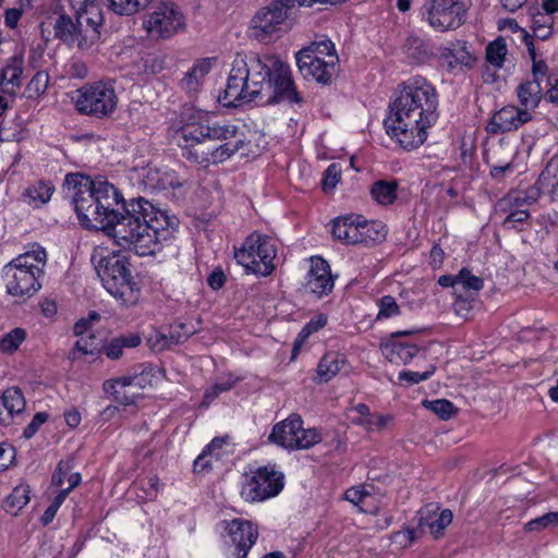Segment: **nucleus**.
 I'll use <instances>...</instances> for the list:
<instances>
[{
	"label": "nucleus",
	"instance_id": "nucleus-6",
	"mask_svg": "<svg viewBox=\"0 0 558 558\" xmlns=\"http://www.w3.org/2000/svg\"><path fill=\"white\" fill-rule=\"evenodd\" d=\"M234 132V124L226 122H213L199 118L183 124L178 131V142L182 148V155L189 160V153L196 147H205V140H226Z\"/></svg>",
	"mask_w": 558,
	"mask_h": 558
},
{
	"label": "nucleus",
	"instance_id": "nucleus-26",
	"mask_svg": "<svg viewBox=\"0 0 558 558\" xmlns=\"http://www.w3.org/2000/svg\"><path fill=\"white\" fill-rule=\"evenodd\" d=\"M23 62L21 59H12L11 63L4 66L0 73V89L12 99L16 96L22 85Z\"/></svg>",
	"mask_w": 558,
	"mask_h": 558
},
{
	"label": "nucleus",
	"instance_id": "nucleus-34",
	"mask_svg": "<svg viewBox=\"0 0 558 558\" xmlns=\"http://www.w3.org/2000/svg\"><path fill=\"white\" fill-rule=\"evenodd\" d=\"M387 231L383 225L377 221H367L360 216L357 244H374L386 238Z\"/></svg>",
	"mask_w": 558,
	"mask_h": 558
},
{
	"label": "nucleus",
	"instance_id": "nucleus-28",
	"mask_svg": "<svg viewBox=\"0 0 558 558\" xmlns=\"http://www.w3.org/2000/svg\"><path fill=\"white\" fill-rule=\"evenodd\" d=\"M499 150L495 151L493 157L495 162L490 166L489 172L492 178L496 180L502 179L507 171L512 170V162L515 157V151L505 140H500Z\"/></svg>",
	"mask_w": 558,
	"mask_h": 558
},
{
	"label": "nucleus",
	"instance_id": "nucleus-54",
	"mask_svg": "<svg viewBox=\"0 0 558 558\" xmlns=\"http://www.w3.org/2000/svg\"><path fill=\"white\" fill-rule=\"evenodd\" d=\"M507 214L502 221V227L507 229H515L518 225L525 222L531 217L527 209H510Z\"/></svg>",
	"mask_w": 558,
	"mask_h": 558
},
{
	"label": "nucleus",
	"instance_id": "nucleus-62",
	"mask_svg": "<svg viewBox=\"0 0 558 558\" xmlns=\"http://www.w3.org/2000/svg\"><path fill=\"white\" fill-rule=\"evenodd\" d=\"M433 373H434V367H432L430 369L423 372V373L412 372V371H403V372L399 373V379L407 380L410 384H418L423 380L428 379Z\"/></svg>",
	"mask_w": 558,
	"mask_h": 558
},
{
	"label": "nucleus",
	"instance_id": "nucleus-22",
	"mask_svg": "<svg viewBox=\"0 0 558 558\" xmlns=\"http://www.w3.org/2000/svg\"><path fill=\"white\" fill-rule=\"evenodd\" d=\"M229 533L238 550L236 558H246L258 537L257 529L248 521L235 519L229 525Z\"/></svg>",
	"mask_w": 558,
	"mask_h": 558
},
{
	"label": "nucleus",
	"instance_id": "nucleus-27",
	"mask_svg": "<svg viewBox=\"0 0 558 558\" xmlns=\"http://www.w3.org/2000/svg\"><path fill=\"white\" fill-rule=\"evenodd\" d=\"M360 216H344L332 220L331 233L345 244H357Z\"/></svg>",
	"mask_w": 558,
	"mask_h": 558
},
{
	"label": "nucleus",
	"instance_id": "nucleus-19",
	"mask_svg": "<svg viewBox=\"0 0 558 558\" xmlns=\"http://www.w3.org/2000/svg\"><path fill=\"white\" fill-rule=\"evenodd\" d=\"M532 114L517 106H505L490 118L486 130L490 134H499L518 130L531 121Z\"/></svg>",
	"mask_w": 558,
	"mask_h": 558
},
{
	"label": "nucleus",
	"instance_id": "nucleus-40",
	"mask_svg": "<svg viewBox=\"0 0 558 558\" xmlns=\"http://www.w3.org/2000/svg\"><path fill=\"white\" fill-rule=\"evenodd\" d=\"M108 7L119 15H133L145 10L154 0H107Z\"/></svg>",
	"mask_w": 558,
	"mask_h": 558
},
{
	"label": "nucleus",
	"instance_id": "nucleus-55",
	"mask_svg": "<svg viewBox=\"0 0 558 558\" xmlns=\"http://www.w3.org/2000/svg\"><path fill=\"white\" fill-rule=\"evenodd\" d=\"M417 538L416 530L414 529H404L402 531L395 532L391 535L392 544L399 546L400 548H407L412 545Z\"/></svg>",
	"mask_w": 558,
	"mask_h": 558
},
{
	"label": "nucleus",
	"instance_id": "nucleus-53",
	"mask_svg": "<svg viewBox=\"0 0 558 558\" xmlns=\"http://www.w3.org/2000/svg\"><path fill=\"white\" fill-rule=\"evenodd\" d=\"M192 329H186V326L184 324H177L172 326L171 331L169 332V336H161V349L169 347L171 344H178L183 341H185L191 335H193Z\"/></svg>",
	"mask_w": 558,
	"mask_h": 558
},
{
	"label": "nucleus",
	"instance_id": "nucleus-61",
	"mask_svg": "<svg viewBox=\"0 0 558 558\" xmlns=\"http://www.w3.org/2000/svg\"><path fill=\"white\" fill-rule=\"evenodd\" d=\"M143 71L146 74H157L163 70V60L157 56H147L142 59Z\"/></svg>",
	"mask_w": 558,
	"mask_h": 558
},
{
	"label": "nucleus",
	"instance_id": "nucleus-14",
	"mask_svg": "<svg viewBox=\"0 0 558 558\" xmlns=\"http://www.w3.org/2000/svg\"><path fill=\"white\" fill-rule=\"evenodd\" d=\"M146 31L157 38L173 36L183 25V15L172 2H159L144 22Z\"/></svg>",
	"mask_w": 558,
	"mask_h": 558
},
{
	"label": "nucleus",
	"instance_id": "nucleus-21",
	"mask_svg": "<svg viewBox=\"0 0 558 558\" xmlns=\"http://www.w3.org/2000/svg\"><path fill=\"white\" fill-rule=\"evenodd\" d=\"M413 333V330L397 331L391 333V339L388 342L381 344L380 347L381 352L386 356V359L389 360L391 363L407 364L414 356H416L420 352L417 345L397 340L398 337L410 336Z\"/></svg>",
	"mask_w": 558,
	"mask_h": 558
},
{
	"label": "nucleus",
	"instance_id": "nucleus-13",
	"mask_svg": "<svg viewBox=\"0 0 558 558\" xmlns=\"http://www.w3.org/2000/svg\"><path fill=\"white\" fill-rule=\"evenodd\" d=\"M219 141L222 142V144L216 147L206 145L205 147L194 148L189 153V160L205 167L210 163H221L243 149L246 144L244 133L236 125H234V132H232L231 136Z\"/></svg>",
	"mask_w": 558,
	"mask_h": 558
},
{
	"label": "nucleus",
	"instance_id": "nucleus-60",
	"mask_svg": "<svg viewBox=\"0 0 558 558\" xmlns=\"http://www.w3.org/2000/svg\"><path fill=\"white\" fill-rule=\"evenodd\" d=\"M344 497L348 501L355 506H360L365 502L371 495L363 487H351L345 490Z\"/></svg>",
	"mask_w": 558,
	"mask_h": 558
},
{
	"label": "nucleus",
	"instance_id": "nucleus-24",
	"mask_svg": "<svg viewBox=\"0 0 558 558\" xmlns=\"http://www.w3.org/2000/svg\"><path fill=\"white\" fill-rule=\"evenodd\" d=\"M143 182L150 190H177L183 185L178 174L171 170L148 168L143 175Z\"/></svg>",
	"mask_w": 558,
	"mask_h": 558
},
{
	"label": "nucleus",
	"instance_id": "nucleus-35",
	"mask_svg": "<svg viewBox=\"0 0 558 558\" xmlns=\"http://www.w3.org/2000/svg\"><path fill=\"white\" fill-rule=\"evenodd\" d=\"M54 192V186L51 182L38 181L28 186L23 196L25 201L33 207H39L49 202Z\"/></svg>",
	"mask_w": 558,
	"mask_h": 558
},
{
	"label": "nucleus",
	"instance_id": "nucleus-5",
	"mask_svg": "<svg viewBox=\"0 0 558 558\" xmlns=\"http://www.w3.org/2000/svg\"><path fill=\"white\" fill-rule=\"evenodd\" d=\"M235 60L244 64V77L255 104L259 105L265 92H269L272 76L280 59L276 56H259L255 52L238 53Z\"/></svg>",
	"mask_w": 558,
	"mask_h": 558
},
{
	"label": "nucleus",
	"instance_id": "nucleus-20",
	"mask_svg": "<svg viewBox=\"0 0 558 558\" xmlns=\"http://www.w3.org/2000/svg\"><path fill=\"white\" fill-rule=\"evenodd\" d=\"M308 56L304 54L303 58H296L300 72L304 77L312 76L318 83H330L338 71L339 57L330 56V60H318L317 57Z\"/></svg>",
	"mask_w": 558,
	"mask_h": 558
},
{
	"label": "nucleus",
	"instance_id": "nucleus-32",
	"mask_svg": "<svg viewBox=\"0 0 558 558\" xmlns=\"http://www.w3.org/2000/svg\"><path fill=\"white\" fill-rule=\"evenodd\" d=\"M211 59L197 60L194 65L184 74L181 86L187 92H195L201 81L209 73Z\"/></svg>",
	"mask_w": 558,
	"mask_h": 558
},
{
	"label": "nucleus",
	"instance_id": "nucleus-57",
	"mask_svg": "<svg viewBox=\"0 0 558 558\" xmlns=\"http://www.w3.org/2000/svg\"><path fill=\"white\" fill-rule=\"evenodd\" d=\"M379 306L380 308L377 315V319L388 318L399 314V306L396 300L390 295L381 298Z\"/></svg>",
	"mask_w": 558,
	"mask_h": 558
},
{
	"label": "nucleus",
	"instance_id": "nucleus-50",
	"mask_svg": "<svg viewBox=\"0 0 558 558\" xmlns=\"http://www.w3.org/2000/svg\"><path fill=\"white\" fill-rule=\"evenodd\" d=\"M226 442L225 438L216 437L214 438L209 445L203 450V452L197 457L194 462V470L196 472L205 471L211 468L210 460H208V456L213 454L216 449H220Z\"/></svg>",
	"mask_w": 558,
	"mask_h": 558
},
{
	"label": "nucleus",
	"instance_id": "nucleus-1",
	"mask_svg": "<svg viewBox=\"0 0 558 558\" xmlns=\"http://www.w3.org/2000/svg\"><path fill=\"white\" fill-rule=\"evenodd\" d=\"M64 187L82 227L104 230L138 256L155 255L179 225L175 217L144 198L124 202L118 189L102 178L69 173Z\"/></svg>",
	"mask_w": 558,
	"mask_h": 558
},
{
	"label": "nucleus",
	"instance_id": "nucleus-36",
	"mask_svg": "<svg viewBox=\"0 0 558 558\" xmlns=\"http://www.w3.org/2000/svg\"><path fill=\"white\" fill-rule=\"evenodd\" d=\"M453 514L449 509H445L439 513L429 511L426 515L420 519L421 526H427L435 537H439L444 530L452 522Z\"/></svg>",
	"mask_w": 558,
	"mask_h": 558
},
{
	"label": "nucleus",
	"instance_id": "nucleus-4",
	"mask_svg": "<svg viewBox=\"0 0 558 558\" xmlns=\"http://www.w3.org/2000/svg\"><path fill=\"white\" fill-rule=\"evenodd\" d=\"M76 93L75 107L81 113L102 119L112 114L117 108L118 96L110 82L87 83Z\"/></svg>",
	"mask_w": 558,
	"mask_h": 558
},
{
	"label": "nucleus",
	"instance_id": "nucleus-47",
	"mask_svg": "<svg viewBox=\"0 0 558 558\" xmlns=\"http://www.w3.org/2000/svg\"><path fill=\"white\" fill-rule=\"evenodd\" d=\"M308 262V277L311 279H337L338 275H332L328 262L323 257L313 256Z\"/></svg>",
	"mask_w": 558,
	"mask_h": 558
},
{
	"label": "nucleus",
	"instance_id": "nucleus-49",
	"mask_svg": "<svg viewBox=\"0 0 558 558\" xmlns=\"http://www.w3.org/2000/svg\"><path fill=\"white\" fill-rule=\"evenodd\" d=\"M26 332L22 328H14L0 340V351L3 353L15 352L25 340Z\"/></svg>",
	"mask_w": 558,
	"mask_h": 558
},
{
	"label": "nucleus",
	"instance_id": "nucleus-8",
	"mask_svg": "<svg viewBox=\"0 0 558 558\" xmlns=\"http://www.w3.org/2000/svg\"><path fill=\"white\" fill-rule=\"evenodd\" d=\"M471 0H424L422 14L439 32L457 29L465 22Z\"/></svg>",
	"mask_w": 558,
	"mask_h": 558
},
{
	"label": "nucleus",
	"instance_id": "nucleus-30",
	"mask_svg": "<svg viewBox=\"0 0 558 558\" xmlns=\"http://www.w3.org/2000/svg\"><path fill=\"white\" fill-rule=\"evenodd\" d=\"M544 194L558 201V154L554 155L538 177Z\"/></svg>",
	"mask_w": 558,
	"mask_h": 558
},
{
	"label": "nucleus",
	"instance_id": "nucleus-12",
	"mask_svg": "<svg viewBox=\"0 0 558 558\" xmlns=\"http://www.w3.org/2000/svg\"><path fill=\"white\" fill-rule=\"evenodd\" d=\"M284 476L281 472L259 468L254 476L242 488L241 496L245 501H263L267 498L277 496L284 486Z\"/></svg>",
	"mask_w": 558,
	"mask_h": 558
},
{
	"label": "nucleus",
	"instance_id": "nucleus-64",
	"mask_svg": "<svg viewBox=\"0 0 558 558\" xmlns=\"http://www.w3.org/2000/svg\"><path fill=\"white\" fill-rule=\"evenodd\" d=\"M548 65L544 60L535 59L532 61V80L536 82H542L545 77H547Z\"/></svg>",
	"mask_w": 558,
	"mask_h": 558
},
{
	"label": "nucleus",
	"instance_id": "nucleus-16",
	"mask_svg": "<svg viewBox=\"0 0 558 558\" xmlns=\"http://www.w3.org/2000/svg\"><path fill=\"white\" fill-rule=\"evenodd\" d=\"M219 101H222L226 107H239L243 104L254 102L244 77V64L242 65L235 59L232 62L223 95L219 96Z\"/></svg>",
	"mask_w": 558,
	"mask_h": 558
},
{
	"label": "nucleus",
	"instance_id": "nucleus-9",
	"mask_svg": "<svg viewBox=\"0 0 558 558\" xmlns=\"http://www.w3.org/2000/svg\"><path fill=\"white\" fill-rule=\"evenodd\" d=\"M269 84V92H265L259 105L284 104L293 109L303 107L304 98L296 89L287 63L279 61Z\"/></svg>",
	"mask_w": 558,
	"mask_h": 558
},
{
	"label": "nucleus",
	"instance_id": "nucleus-3",
	"mask_svg": "<svg viewBox=\"0 0 558 558\" xmlns=\"http://www.w3.org/2000/svg\"><path fill=\"white\" fill-rule=\"evenodd\" d=\"M234 258L246 276H270L276 268V242L267 235L252 233L234 250Z\"/></svg>",
	"mask_w": 558,
	"mask_h": 558
},
{
	"label": "nucleus",
	"instance_id": "nucleus-25",
	"mask_svg": "<svg viewBox=\"0 0 558 558\" xmlns=\"http://www.w3.org/2000/svg\"><path fill=\"white\" fill-rule=\"evenodd\" d=\"M102 287L122 304H136L141 295L138 281H102Z\"/></svg>",
	"mask_w": 558,
	"mask_h": 558
},
{
	"label": "nucleus",
	"instance_id": "nucleus-31",
	"mask_svg": "<svg viewBox=\"0 0 558 558\" xmlns=\"http://www.w3.org/2000/svg\"><path fill=\"white\" fill-rule=\"evenodd\" d=\"M543 87L539 82L529 80L518 87V98L524 110L535 109L542 100Z\"/></svg>",
	"mask_w": 558,
	"mask_h": 558
},
{
	"label": "nucleus",
	"instance_id": "nucleus-51",
	"mask_svg": "<svg viewBox=\"0 0 558 558\" xmlns=\"http://www.w3.org/2000/svg\"><path fill=\"white\" fill-rule=\"evenodd\" d=\"M49 84V75L45 71L37 72L26 86L28 98H38L45 94Z\"/></svg>",
	"mask_w": 558,
	"mask_h": 558
},
{
	"label": "nucleus",
	"instance_id": "nucleus-2",
	"mask_svg": "<svg viewBox=\"0 0 558 558\" xmlns=\"http://www.w3.org/2000/svg\"><path fill=\"white\" fill-rule=\"evenodd\" d=\"M437 107L438 94L426 78L408 80L389 105L384 120L387 134L407 150L420 147L427 138V129L436 122Z\"/></svg>",
	"mask_w": 558,
	"mask_h": 558
},
{
	"label": "nucleus",
	"instance_id": "nucleus-56",
	"mask_svg": "<svg viewBox=\"0 0 558 558\" xmlns=\"http://www.w3.org/2000/svg\"><path fill=\"white\" fill-rule=\"evenodd\" d=\"M341 178V168L337 163H331L328 166L324 179H323V189L325 191L332 190L336 187L337 183Z\"/></svg>",
	"mask_w": 558,
	"mask_h": 558
},
{
	"label": "nucleus",
	"instance_id": "nucleus-11",
	"mask_svg": "<svg viewBox=\"0 0 558 558\" xmlns=\"http://www.w3.org/2000/svg\"><path fill=\"white\" fill-rule=\"evenodd\" d=\"M295 7V0H271L260 8L252 19L254 36L260 41H268L279 31Z\"/></svg>",
	"mask_w": 558,
	"mask_h": 558
},
{
	"label": "nucleus",
	"instance_id": "nucleus-18",
	"mask_svg": "<svg viewBox=\"0 0 558 558\" xmlns=\"http://www.w3.org/2000/svg\"><path fill=\"white\" fill-rule=\"evenodd\" d=\"M77 15L78 31L81 32L80 49H89L100 38L99 27L101 25V14L94 2L74 9Z\"/></svg>",
	"mask_w": 558,
	"mask_h": 558
},
{
	"label": "nucleus",
	"instance_id": "nucleus-10",
	"mask_svg": "<svg viewBox=\"0 0 558 558\" xmlns=\"http://www.w3.org/2000/svg\"><path fill=\"white\" fill-rule=\"evenodd\" d=\"M154 377V368L149 365H142L140 373L106 380L102 387L118 402L128 405L134 402L142 390L153 387Z\"/></svg>",
	"mask_w": 558,
	"mask_h": 558
},
{
	"label": "nucleus",
	"instance_id": "nucleus-48",
	"mask_svg": "<svg viewBox=\"0 0 558 558\" xmlns=\"http://www.w3.org/2000/svg\"><path fill=\"white\" fill-rule=\"evenodd\" d=\"M333 282L335 281H306L302 284L301 292L303 295L318 300L332 292Z\"/></svg>",
	"mask_w": 558,
	"mask_h": 558
},
{
	"label": "nucleus",
	"instance_id": "nucleus-15",
	"mask_svg": "<svg viewBox=\"0 0 558 558\" xmlns=\"http://www.w3.org/2000/svg\"><path fill=\"white\" fill-rule=\"evenodd\" d=\"M46 262V250L39 244H34L31 251L19 255L5 265L3 272L4 276H11L14 279H39L45 275Z\"/></svg>",
	"mask_w": 558,
	"mask_h": 558
},
{
	"label": "nucleus",
	"instance_id": "nucleus-37",
	"mask_svg": "<svg viewBox=\"0 0 558 558\" xmlns=\"http://www.w3.org/2000/svg\"><path fill=\"white\" fill-rule=\"evenodd\" d=\"M304 54H310L308 57H317L318 60H330V56H338L335 49V44L326 37L315 40L310 46L301 49L296 53L295 58H303Z\"/></svg>",
	"mask_w": 558,
	"mask_h": 558
},
{
	"label": "nucleus",
	"instance_id": "nucleus-43",
	"mask_svg": "<svg viewBox=\"0 0 558 558\" xmlns=\"http://www.w3.org/2000/svg\"><path fill=\"white\" fill-rule=\"evenodd\" d=\"M1 401L12 415L20 414L25 409V399L23 393L16 387L8 388L2 395Z\"/></svg>",
	"mask_w": 558,
	"mask_h": 558
},
{
	"label": "nucleus",
	"instance_id": "nucleus-17",
	"mask_svg": "<svg viewBox=\"0 0 558 558\" xmlns=\"http://www.w3.org/2000/svg\"><path fill=\"white\" fill-rule=\"evenodd\" d=\"M444 288L450 290L454 298L452 303L454 313L460 317H466L473 310L483 281H438Z\"/></svg>",
	"mask_w": 558,
	"mask_h": 558
},
{
	"label": "nucleus",
	"instance_id": "nucleus-38",
	"mask_svg": "<svg viewBox=\"0 0 558 558\" xmlns=\"http://www.w3.org/2000/svg\"><path fill=\"white\" fill-rule=\"evenodd\" d=\"M29 486L27 484L17 485L4 501V508L8 512L16 515L29 501Z\"/></svg>",
	"mask_w": 558,
	"mask_h": 558
},
{
	"label": "nucleus",
	"instance_id": "nucleus-41",
	"mask_svg": "<svg viewBox=\"0 0 558 558\" xmlns=\"http://www.w3.org/2000/svg\"><path fill=\"white\" fill-rule=\"evenodd\" d=\"M532 14V29L534 36L541 40H546L553 35L554 19L551 15L541 12L536 9V12Z\"/></svg>",
	"mask_w": 558,
	"mask_h": 558
},
{
	"label": "nucleus",
	"instance_id": "nucleus-45",
	"mask_svg": "<svg viewBox=\"0 0 558 558\" xmlns=\"http://www.w3.org/2000/svg\"><path fill=\"white\" fill-rule=\"evenodd\" d=\"M558 526V511L548 512L538 518L530 520L524 524V531L527 533L532 532H542L547 529H553Z\"/></svg>",
	"mask_w": 558,
	"mask_h": 558
},
{
	"label": "nucleus",
	"instance_id": "nucleus-52",
	"mask_svg": "<svg viewBox=\"0 0 558 558\" xmlns=\"http://www.w3.org/2000/svg\"><path fill=\"white\" fill-rule=\"evenodd\" d=\"M423 404L426 409L434 412L441 420H449L456 413V408L452 402L446 399H437L432 401L425 400Z\"/></svg>",
	"mask_w": 558,
	"mask_h": 558
},
{
	"label": "nucleus",
	"instance_id": "nucleus-42",
	"mask_svg": "<svg viewBox=\"0 0 558 558\" xmlns=\"http://www.w3.org/2000/svg\"><path fill=\"white\" fill-rule=\"evenodd\" d=\"M41 289L39 281H9L7 291L19 301H25Z\"/></svg>",
	"mask_w": 558,
	"mask_h": 558
},
{
	"label": "nucleus",
	"instance_id": "nucleus-7",
	"mask_svg": "<svg viewBox=\"0 0 558 558\" xmlns=\"http://www.w3.org/2000/svg\"><path fill=\"white\" fill-rule=\"evenodd\" d=\"M268 440L288 450H303L320 442L322 436L315 428H304L299 414H291L277 423Z\"/></svg>",
	"mask_w": 558,
	"mask_h": 558
},
{
	"label": "nucleus",
	"instance_id": "nucleus-33",
	"mask_svg": "<svg viewBox=\"0 0 558 558\" xmlns=\"http://www.w3.org/2000/svg\"><path fill=\"white\" fill-rule=\"evenodd\" d=\"M344 363L345 359L336 352L325 354L317 366V376L320 381L327 383L333 378L341 371Z\"/></svg>",
	"mask_w": 558,
	"mask_h": 558
},
{
	"label": "nucleus",
	"instance_id": "nucleus-58",
	"mask_svg": "<svg viewBox=\"0 0 558 558\" xmlns=\"http://www.w3.org/2000/svg\"><path fill=\"white\" fill-rule=\"evenodd\" d=\"M234 380H228L226 383H219L211 386L206 390L203 399V404L208 405L213 402L221 392L229 391L234 386Z\"/></svg>",
	"mask_w": 558,
	"mask_h": 558
},
{
	"label": "nucleus",
	"instance_id": "nucleus-29",
	"mask_svg": "<svg viewBox=\"0 0 558 558\" xmlns=\"http://www.w3.org/2000/svg\"><path fill=\"white\" fill-rule=\"evenodd\" d=\"M77 15L75 14V21H73L69 15L61 14L53 25L54 37L62 40L68 45H72L74 43L77 44L80 48V39L81 32L78 31Z\"/></svg>",
	"mask_w": 558,
	"mask_h": 558
},
{
	"label": "nucleus",
	"instance_id": "nucleus-63",
	"mask_svg": "<svg viewBox=\"0 0 558 558\" xmlns=\"http://www.w3.org/2000/svg\"><path fill=\"white\" fill-rule=\"evenodd\" d=\"M48 418V415L44 412L37 413L32 422L25 427L23 436L27 439L32 438L38 430L39 426L43 425Z\"/></svg>",
	"mask_w": 558,
	"mask_h": 558
},
{
	"label": "nucleus",
	"instance_id": "nucleus-59",
	"mask_svg": "<svg viewBox=\"0 0 558 558\" xmlns=\"http://www.w3.org/2000/svg\"><path fill=\"white\" fill-rule=\"evenodd\" d=\"M390 420V416L376 415L371 413V416L367 418V421H359V423L361 426L365 427V429L374 432L384 429Z\"/></svg>",
	"mask_w": 558,
	"mask_h": 558
},
{
	"label": "nucleus",
	"instance_id": "nucleus-46",
	"mask_svg": "<svg viewBox=\"0 0 558 558\" xmlns=\"http://www.w3.org/2000/svg\"><path fill=\"white\" fill-rule=\"evenodd\" d=\"M507 53V45L502 37H498L492 41L486 48V60L496 68L504 65L505 56Z\"/></svg>",
	"mask_w": 558,
	"mask_h": 558
},
{
	"label": "nucleus",
	"instance_id": "nucleus-23",
	"mask_svg": "<svg viewBox=\"0 0 558 558\" xmlns=\"http://www.w3.org/2000/svg\"><path fill=\"white\" fill-rule=\"evenodd\" d=\"M95 269L100 279H129L131 277L126 259L119 255L100 258Z\"/></svg>",
	"mask_w": 558,
	"mask_h": 558
},
{
	"label": "nucleus",
	"instance_id": "nucleus-44",
	"mask_svg": "<svg viewBox=\"0 0 558 558\" xmlns=\"http://www.w3.org/2000/svg\"><path fill=\"white\" fill-rule=\"evenodd\" d=\"M530 206L521 191H511L496 204V211L507 213L510 209H524Z\"/></svg>",
	"mask_w": 558,
	"mask_h": 558
},
{
	"label": "nucleus",
	"instance_id": "nucleus-39",
	"mask_svg": "<svg viewBox=\"0 0 558 558\" xmlns=\"http://www.w3.org/2000/svg\"><path fill=\"white\" fill-rule=\"evenodd\" d=\"M396 181L379 180L372 185L371 194L373 198L380 205H390L397 198Z\"/></svg>",
	"mask_w": 558,
	"mask_h": 558
}]
</instances>
